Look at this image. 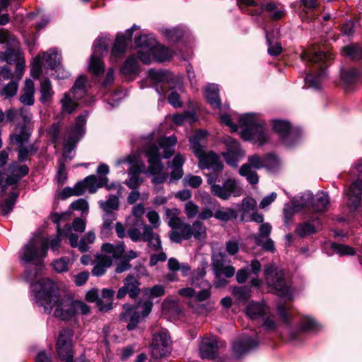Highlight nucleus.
<instances>
[{
  "label": "nucleus",
  "mask_w": 362,
  "mask_h": 362,
  "mask_svg": "<svg viewBox=\"0 0 362 362\" xmlns=\"http://www.w3.org/2000/svg\"><path fill=\"white\" fill-rule=\"evenodd\" d=\"M207 267V263L204 262L200 267L197 268L193 271L191 274V277L189 279V284L194 286H198L199 284L202 280H205L204 277L206 276V268Z\"/></svg>",
  "instance_id": "nucleus-45"
},
{
  "label": "nucleus",
  "mask_w": 362,
  "mask_h": 362,
  "mask_svg": "<svg viewBox=\"0 0 362 362\" xmlns=\"http://www.w3.org/2000/svg\"><path fill=\"white\" fill-rule=\"evenodd\" d=\"M146 235L143 241L147 243L148 247L152 251L162 250L163 246L161 239L157 233L150 230V231H147Z\"/></svg>",
  "instance_id": "nucleus-38"
},
{
  "label": "nucleus",
  "mask_w": 362,
  "mask_h": 362,
  "mask_svg": "<svg viewBox=\"0 0 362 362\" xmlns=\"http://www.w3.org/2000/svg\"><path fill=\"white\" fill-rule=\"evenodd\" d=\"M70 263L71 262L69 257H63L54 261L52 265L56 272L62 273L68 271Z\"/></svg>",
  "instance_id": "nucleus-62"
},
{
  "label": "nucleus",
  "mask_w": 362,
  "mask_h": 362,
  "mask_svg": "<svg viewBox=\"0 0 362 362\" xmlns=\"http://www.w3.org/2000/svg\"><path fill=\"white\" fill-rule=\"evenodd\" d=\"M99 204L104 212H114L113 210H117L119 207V198L115 195H110L107 201H100Z\"/></svg>",
  "instance_id": "nucleus-52"
},
{
  "label": "nucleus",
  "mask_w": 362,
  "mask_h": 362,
  "mask_svg": "<svg viewBox=\"0 0 362 362\" xmlns=\"http://www.w3.org/2000/svg\"><path fill=\"white\" fill-rule=\"evenodd\" d=\"M143 48H153L154 51L153 59L156 62H163L170 60L173 57V52L170 47H142Z\"/></svg>",
  "instance_id": "nucleus-37"
},
{
  "label": "nucleus",
  "mask_w": 362,
  "mask_h": 362,
  "mask_svg": "<svg viewBox=\"0 0 362 362\" xmlns=\"http://www.w3.org/2000/svg\"><path fill=\"white\" fill-rule=\"evenodd\" d=\"M226 144L228 146V151L223 153L226 162L232 167L236 168L238 164V153L240 145L238 142L230 137L226 139Z\"/></svg>",
  "instance_id": "nucleus-25"
},
{
  "label": "nucleus",
  "mask_w": 362,
  "mask_h": 362,
  "mask_svg": "<svg viewBox=\"0 0 362 362\" xmlns=\"http://www.w3.org/2000/svg\"><path fill=\"white\" fill-rule=\"evenodd\" d=\"M137 29V26L134 25L130 29L124 33H119L117 35L113 45H127L131 40L133 31Z\"/></svg>",
  "instance_id": "nucleus-51"
},
{
  "label": "nucleus",
  "mask_w": 362,
  "mask_h": 362,
  "mask_svg": "<svg viewBox=\"0 0 362 362\" xmlns=\"http://www.w3.org/2000/svg\"><path fill=\"white\" fill-rule=\"evenodd\" d=\"M321 227L320 221L316 218L310 221L300 223L296 226V233L300 237H304L313 234Z\"/></svg>",
  "instance_id": "nucleus-31"
},
{
  "label": "nucleus",
  "mask_w": 362,
  "mask_h": 362,
  "mask_svg": "<svg viewBox=\"0 0 362 362\" xmlns=\"http://www.w3.org/2000/svg\"><path fill=\"white\" fill-rule=\"evenodd\" d=\"M107 53V47H95L90 58L88 69L94 75H100L104 72L105 64L101 57Z\"/></svg>",
  "instance_id": "nucleus-21"
},
{
  "label": "nucleus",
  "mask_w": 362,
  "mask_h": 362,
  "mask_svg": "<svg viewBox=\"0 0 362 362\" xmlns=\"http://www.w3.org/2000/svg\"><path fill=\"white\" fill-rule=\"evenodd\" d=\"M124 252V245L105 243L101 247V250L95 255V257H101L105 261H110V264H112L113 259H119Z\"/></svg>",
  "instance_id": "nucleus-19"
},
{
  "label": "nucleus",
  "mask_w": 362,
  "mask_h": 362,
  "mask_svg": "<svg viewBox=\"0 0 362 362\" xmlns=\"http://www.w3.org/2000/svg\"><path fill=\"white\" fill-rule=\"evenodd\" d=\"M34 93V83L30 79H26L23 89V93L19 98L20 102L25 105H33L35 103Z\"/></svg>",
  "instance_id": "nucleus-29"
},
{
  "label": "nucleus",
  "mask_w": 362,
  "mask_h": 362,
  "mask_svg": "<svg viewBox=\"0 0 362 362\" xmlns=\"http://www.w3.org/2000/svg\"><path fill=\"white\" fill-rule=\"evenodd\" d=\"M88 112L79 115L73 127L68 129L65 141L63 156L71 160L74 155V149L76 144L81 139L85 134V126Z\"/></svg>",
  "instance_id": "nucleus-8"
},
{
  "label": "nucleus",
  "mask_w": 362,
  "mask_h": 362,
  "mask_svg": "<svg viewBox=\"0 0 362 362\" xmlns=\"http://www.w3.org/2000/svg\"><path fill=\"white\" fill-rule=\"evenodd\" d=\"M205 97L208 102L214 107H219L221 106V100L218 95V88L216 84H209L206 87Z\"/></svg>",
  "instance_id": "nucleus-35"
},
{
  "label": "nucleus",
  "mask_w": 362,
  "mask_h": 362,
  "mask_svg": "<svg viewBox=\"0 0 362 362\" xmlns=\"http://www.w3.org/2000/svg\"><path fill=\"white\" fill-rule=\"evenodd\" d=\"M138 51L139 58L140 60L146 64H150L153 59L154 51L153 48H143L139 47Z\"/></svg>",
  "instance_id": "nucleus-56"
},
{
  "label": "nucleus",
  "mask_w": 362,
  "mask_h": 362,
  "mask_svg": "<svg viewBox=\"0 0 362 362\" xmlns=\"http://www.w3.org/2000/svg\"><path fill=\"white\" fill-rule=\"evenodd\" d=\"M97 179L95 175H90L86 177L83 181L78 182L73 188L65 187L61 192L62 199H66L71 196H78L83 194L86 191L94 193L96 190Z\"/></svg>",
  "instance_id": "nucleus-17"
},
{
  "label": "nucleus",
  "mask_w": 362,
  "mask_h": 362,
  "mask_svg": "<svg viewBox=\"0 0 362 362\" xmlns=\"http://www.w3.org/2000/svg\"><path fill=\"white\" fill-rule=\"evenodd\" d=\"M301 59L305 62L316 64L320 69L316 74H309L305 78V84L315 90L322 88V83L327 79L326 67L330 64L334 55L329 50H322L317 47H306L300 54Z\"/></svg>",
  "instance_id": "nucleus-4"
},
{
  "label": "nucleus",
  "mask_w": 362,
  "mask_h": 362,
  "mask_svg": "<svg viewBox=\"0 0 362 362\" xmlns=\"http://www.w3.org/2000/svg\"><path fill=\"white\" fill-rule=\"evenodd\" d=\"M126 47H112L110 61L112 63H117L122 59L127 52Z\"/></svg>",
  "instance_id": "nucleus-60"
},
{
  "label": "nucleus",
  "mask_w": 362,
  "mask_h": 362,
  "mask_svg": "<svg viewBox=\"0 0 362 362\" xmlns=\"http://www.w3.org/2000/svg\"><path fill=\"white\" fill-rule=\"evenodd\" d=\"M239 174L252 185H256L259 182L257 173L250 168V165L243 164L239 169Z\"/></svg>",
  "instance_id": "nucleus-47"
},
{
  "label": "nucleus",
  "mask_w": 362,
  "mask_h": 362,
  "mask_svg": "<svg viewBox=\"0 0 362 362\" xmlns=\"http://www.w3.org/2000/svg\"><path fill=\"white\" fill-rule=\"evenodd\" d=\"M264 276L268 286L274 289L278 296L292 299V291L285 281L282 270L278 269L274 265H269L264 270Z\"/></svg>",
  "instance_id": "nucleus-9"
},
{
  "label": "nucleus",
  "mask_w": 362,
  "mask_h": 362,
  "mask_svg": "<svg viewBox=\"0 0 362 362\" xmlns=\"http://www.w3.org/2000/svg\"><path fill=\"white\" fill-rule=\"evenodd\" d=\"M272 231V226L269 223H263L259 228L258 233L255 237L257 245H261L266 250L273 251L274 243L269 238Z\"/></svg>",
  "instance_id": "nucleus-24"
},
{
  "label": "nucleus",
  "mask_w": 362,
  "mask_h": 362,
  "mask_svg": "<svg viewBox=\"0 0 362 362\" xmlns=\"http://www.w3.org/2000/svg\"><path fill=\"white\" fill-rule=\"evenodd\" d=\"M185 163L184 157L180 154H177L173 158L171 164L172 171L170 174V182L179 180L183 176L184 172L182 165Z\"/></svg>",
  "instance_id": "nucleus-30"
},
{
  "label": "nucleus",
  "mask_w": 362,
  "mask_h": 362,
  "mask_svg": "<svg viewBox=\"0 0 362 362\" xmlns=\"http://www.w3.org/2000/svg\"><path fill=\"white\" fill-rule=\"evenodd\" d=\"M218 341L214 336L203 337L199 344V355L203 359H210L215 357L218 352Z\"/></svg>",
  "instance_id": "nucleus-20"
},
{
  "label": "nucleus",
  "mask_w": 362,
  "mask_h": 362,
  "mask_svg": "<svg viewBox=\"0 0 362 362\" xmlns=\"http://www.w3.org/2000/svg\"><path fill=\"white\" fill-rule=\"evenodd\" d=\"M126 226L127 235L133 242L143 241L147 231L151 230V227L143 220L133 221L132 218H127Z\"/></svg>",
  "instance_id": "nucleus-18"
},
{
  "label": "nucleus",
  "mask_w": 362,
  "mask_h": 362,
  "mask_svg": "<svg viewBox=\"0 0 362 362\" xmlns=\"http://www.w3.org/2000/svg\"><path fill=\"white\" fill-rule=\"evenodd\" d=\"M136 45H157L156 39L152 34H142L135 39Z\"/></svg>",
  "instance_id": "nucleus-59"
},
{
  "label": "nucleus",
  "mask_w": 362,
  "mask_h": 362,
  "mask_svg": "<svg viewBox=\"0 0 362 362\" xmlns=\"http://www.w3.org/2000/svg\"><path fill=\"white\" fill-rule=\"evenodd\" d=\"M246 315L251 319H257L269 312V308L262 303L251 302L246 308Z\"/></svg>",
  "instance_id": "nucleus-28"
},
{
  "label": "nucleus",
  "mask_w": 362,
  "mask_h": 362,
  "mask_svg": "<svg viewBox=\"0 0 362 362\" xmlns=\"http://www.w3.org/2000/svg\"><path fill=\"white\" fill-rule=\"evenodd\" d=\"M146 218L149 222L148 227H151V230L158 228L161 223L160 216L158 213L154 210L148 211L146 214Z\"/></svg>",
  "instance_id": "nucleus-61"
},
{
  "label": "nucleus",
  "mask_w": 362,
  "mask_h": 362,
  "mask_svg": "<svg viewBox=\"0 0 362 362\" xmlns=\"http://www.w3.org/2000/svg\"><path fill=\"white\" fill-rule=\"evenodd\" d=\"M121 74L125 77H132L139 74L137 60L132 56L129 57L120 69Z\"/></svg>",
  "instance_id": "nucleus-34"
},
{
  "label": "nucleus",
  "mask_w": 362,
  "mask_h": 362,
  "mask_svg": "<svg viewBox=\"0 0 362 362\" xmlns=\"http://www.w3.org/2000/svg\"><path fill=\"white\" fill-rule=\"evenodd\" d=\"M23 58L22 52L18 48L9 47L4 53L0 54V59L6 62L9 64H15L16 62Z\"/></svg>",
  "instance_id": "nucleus-36"
},
{
  "label": "nucleus",
  "mask_w": 362,
  "mask_h": 362,
  "mask_svg": "<svg viewBox=\"0 0 362 362\" xmlns=\"http://www.w3.org/2000/svg\"><path fill=\"white\" fill-rule=\"evenodd\" d=\"M86 82L87 79L85 76H79L69 92L72 93L76 99H81L86 93Z\"/></svg>",
  "instance_id": "nucleus-39"
},
{
  "label": "nucleus",
  "mask_w": 362,
  "mask_h": 362,
  "mask_svg": "<svg viewBox=\"0 0 362 362\" xmlns=\"http://www.w3.org/2000/svg\"><path fill=\"white\" fill-rule=\"evenodd\" d=\"M245 164L255 169L272 168L278 165V158L273 154H268L264 157L255 154L248 157L247 163Z\"/></svg>",
  "instance_id": "nucleus-22"
},
{
  "label": "nucleus",
  "mask_w": 362,
  "mask_h": 362,
  "mask_svg": "<svg viewBox=\"0 0 362 362\" xmlns=\"http://www.w3.org/2000/svg\"><path fill=\"white\" fill-rule=\"evenodd\" d=\"M18 43L16 37L6 29H0V44L15 45Z\"/></svg>",
  "instance_id": "nucleus-58"
},
{
  "label": "nucleus",
  "mask_w": 362,
  "mask_h": 362,
  "mask_svg": "<svg viewBox=\"0 0 362 362\" xmlns=\"http://www.w3.org/2000/svg\"><path fill=\"white\" fill-rule=\"evenodd\" d=\"M71 227L66 224L62 230L59 226L57 227V235L54 238H46L44 239L40 237L32 238L26 244L20 252V259L26 263L35 262L39 264L47 256L49 247L52 251H57L61 246L62 236L71 233Z\"/></svg>",
  "instance_id": "nucleus-3"
},
{
  "label": "nucleus",
  "mask_w": 362,
  "mask_h": 362,
  "mask_svg": "<svg viewBox=\"0 0 362 362\" xmlns=\"http://www.w3.org/2000/svg\"><path fill=\"white\" fill-rule=\"evenodd\" d=\"M44 65L54 69L60 64L61 57L57 53H44L41 59Z\"/></svg>",
  "instance_id": "nucleus-55"
},
{
  "label": "nucleus",
  "mask_w": 362,
  "mask_h": 362,
  "mask_svg": "<svg viewBox=\"0 0 362 362\" xmlns=\"http://www.w3.org/2000/svg\"><path fill=\"white\" fill-rule=\"evenodd\" d=\"M261 9L267 13L269 17L274 21L281 19L286 14L284 6L281 4L266 2L262 5Z\"/></svg>",
  "instance_id": "nucleus-26"
},
{
  "label": "nucleus",
  "mask_w": 362,
  "mask_h": 362,
  "mask_svg": "<svg viewBox=\"0 0 362 362\" xmlns=\"http://www.w3.org/2000/svg\"><path fill=\"white\" fill-rule=\"evenodd\" d=\"M72 93H65L60 100L62 105V113L70 115L76 109L78 106L77 100Z\"/></svg>",
  "instance_id": "nucleus-32"
},
{
  "label": "nucleus",
  "mask_w": 362,
  "mask_h": 362,
  "mask_svg": "<svg viewBox=\"0 0 362 362\" xmlns=\"http://www.w3.org/2000/svg\"><path fill=\"white\" fill-rule=\"evenodd\" d=\"M257 202L252 197H246L242 200L243 216L253 212L256 209Z\"/></svg>",
  "instance_id": "nucleus-63"
},
{
  "label": "nucleus",
  "mask_w": 362,
  "mask_h": 362,
  "mask_svg": "<svg viewBox=\"0 0 362 362\" xmlns=\"http://www.w3.org/2000/svg\"><path fill=\"white\" fill-rule=\"evenodd\" d=\"M239 123L244 129L241 131V136L244 140L252 141L259 145H263L268 141L265 133L264 122L255 113H247L239 117Z\"/></svg>",
  "instance_id": "nucleus-5"
},
{
  "label": "nucleus",
  "mask_w": 362,
  "mask_h": 362,
  "mask_svg": "<svg viewBox=\"0 0 362 362\" xmlns=\"http://www.w3.org/2000/svg\"><path fill=\"white\" fill-rule=\"evenodd\" d=\"M329 200L328 194L324 192H320L314 198L313 193L306 192L299 199H295L293 202V208L298 211L310 205L317 212H323L328 208Z\"/></svg>",
  "instance_id": "nucleus-11"
},
{
  "label": "nucleus",
  "mask_w": 362,
  "mask_h": 362,
  "mask_svg": "<svg viewBox=\"0 0 362 362\" xmlns=\"http://www.w3.org/2000/svg\"><path fill=\"white\" fill-rule=\"evenodd\" d=\"M352 173L357 178L346 190V194L349 207L356 210L360 206L362 199V158L355 163Z\"/></svg>",
  "instance_id": "nucleus-12"
},
{
  "label": "nucleus",
  "mask_w": 362,
  "mask_h": 362,
  "mask_svg": "<svg viewBox=\"0 0 362 362\" xmlns=\"http://www.w3.org/2000/svg\"><path fill=\"white\" fill-rule=\"evenodd\" d=\"M115 291L110 288H103L101 291L100 300L98 303V307L103 312L112 309V300Z\"/></svg>",
  "instance_id": "nucleus-33"
},
{
  "label": "nucleus",
  "mask_w": 362,
  "mask_h": 362,
  "mask_svg": "<svg viewBox=\"0 0 362 362\" xmlns=\"http://www.w3.org/2000/svg\"><path fill=\"white\" fill-rule=\"evenodd\" d=\"M54 95L51 81L48 78L42 80L40 83V101L45 103L51 100Z\"/></svg>",
  "instance_id": "nucleus-42"
},
{
  "label": "nucleus",
  "mask_w": 362,
  "mask_h": 362,
  "mask_svg": "<svg viewBox=\"0 0 362 362\" xmlns=\"http://www.w3.org/2000/svg\"><path fill=\"white\" fill-rule=\"evenodd\" d=\"M341 54L351 61L362 60V47H342Z\"/></svg>",
  "instance_id": "nucleus-40"
},
{
  "label": "nucleus",
  "mask_w": 362,
  "mask_h": 362,
  "mask_svg": "<svg viewBox=\"0 0 362 362\" xmlns=\"http://www.w3.org/2000/svg\"><path fill=\"white\" fill-rule=\"evenodd\" d=\"M170 346L171 340L167 330L155 333L151 344L152 356L155 358L166 356L170 352Z\"/></svg>",
  "instance_id": "nucleus-13"
},
{
  "label": "nucleus",
  "mask_w": 362,
  "mask_h": 362,
  "mask_svg": "<svg viewBox=\"0 0 362 362\" xmlns=\"http://www.w3.org/2000/svg\"><path fill=\"white\" fill-rule=\"evenodd\" d=\"M96 264L92 269V274L95 276H100L105 274L112 264H110V261H105L101 257H95Z\"/></svg>",
  "instance_id": "nucleus-54"
},
{
  "label": "nucleus",
  "mask_w": 362,
  "mask_h": 362,
  "mask_svg": "<svg viewBox=\"0 0 362 362\" xmlns=\"http://www.w3.org/2000/svg\"><path fill=\"white\" fill-rule=\"evenodd\" d=\"M117 218V214L115 212H104L103 216V225L100 229L102 236H107L112 228V223Z\"/></svg>",
  "instance_id": "nucleus-43"
},
{
  "label": "nucleus",
  "mask_w": 362,
  "mask_h": 362,
  "mask_svg": "<svg viewBox=\"0 0 362 362\" xmlns=\"http://www.w3.org/2000/svg\"><path fill=\"white\" fill-rule=\"evenodd\" d=\"M18 90V83L14 81H11L1 90V94L6 98L14 96Z\"/></svg>",
  "instance_id": "nucleus-64"
},
{
  "label": "nucleus",
  "mask_w": 362,
  "mask_h": 362,
  "mask_svg": "<svg viewBox=\"0 0 362 362\" xmlns=\"http://www.w3.org/2000/svg\"><path fill=\"white\" fill-rule=\"evenodd\" d=\"M177 139L175 136L160 139L157 144H151L146 150L148 166L144 171V165L141 163L133 165L128 171L129 180L125 185L132 189H137L144 182L140 176L144 172L147 177H152V182L159 185L165 182L168 173L163 171L164 165L161 158H168L174 153V146Z\"/></svg>",
  "instance_id": "nucleus-1"
},
{
  "label": "nucleus",
  "mask_w": 362,
  "mask_h": 362,
  "mask_svg": "<svg viewBox=\"0 0 362 362\" xmlns=\"http://www.w3.org/2000/svg\"><path fill=\"white\" fill-rule=\"evenodd\" d=\"M35 302L43 306L45 312L51 313L55 307L54 315L68 320L75 315L74 300L67 297L59 298L55 283L49 279H41L31 285Z\"/></svg>",
  "instance_id": "nucleus-2"
},
{
  "label": "nucleus",
  "mask_w": 362,
  "mask_h": 362,
  "mask_svg": "<svg viewBox=\"0 0 362 362\" xmlns=\"http://www.w3.org/2000/svg\"><path fill=\"white\" fill-rule=\"evenodd\" d=\"M360 71L354 68L342 69L341 70V77L344 83L347 86L355 83L360 76Z\"/></svg>",
  "instance_id": "nucleus-44"
},
{
  "label": "nucleus",
  "mask_w": 362,
  "mask_h": 362,
  "mask_svg": "<svg viewBox=\"0 0 362 362\" xmlns=\"http://www.w3.org/2000/svg\"><path fill=\"white\" fill-rule=\"evenodd\" d=\"M30 132L23 127L21 132L11 136V140L18 146V158L20 161L25 160L28 156L35 153L37 148L33 144L25 145L30 139Z\"/></svg>",
  "instance_id": "nucleus-16"
},
{
  "label": "nucleus",
  "mask_w": 362,
  "mask_h": 362,
  "mask_svg": "<svg viewBox=\"0 0 362 362\" xmlns=\"http://www.w3.org/2000/svg\"><path fill=\"white\" fill-rule=\"evenodd\" d=\"M178 230H172L169 235L170 240L175 243H180L183 240L192 238L199 242H204L207 237V229L203 222L197 220L192 225L183 222L180 223Z\"/></svg>",
  "instance_id": "nucleus-7"
},
{
  "label": "nucleus",
  "mask_w": 362,
  "mask_h": 362,
  "mask_svg": "<svg viewBox=\"0 0 362 362\" xmlns=\"http://www.w3.org/2000/svg\"><path fill=\"white\" fill-rule=\"evenodd\" d=\"M18 193L12 192L9 197L5 199L1 204V213L3 216H7L13 209Z\"/></svg>",
  "instance_id": "nucleus-46"
},
{
  "label": "nucleus",
  "mask_w": 362,
  "mask_h": 362,
  "mask_svg": "<svg viewBox=\"0 0 362 362\" xmlns=\"http://www.w3.org/2000/svg\"><path fill=\"white\" fill-rule=\"evenodd\" d=\"M9 169L12 173L16 175L17 177L15 178V180H11V178L8 177L6 180V183L8 185L16 182L18 179L25 176L29 172V169L25 165L18 166L17 164L13 163L10 165Z\"/></svg>",
  "instance_id": "nucleus-49"
},
{
  "label": "nucleus",
  "mask_w": 362,
  "mask_h": 362,
  "mask_svg": "<svg viewBox=\"0 0 362 362\" xmlns=\"http://www.w3.org/2000/svg\"><path fill=\"white\" fill-rule=\"evenodd\" d=\"M95 239V235L93 231L87 232L83 238L79 241L78 249L81 252H84L88 250V244H91Z\"/></svg>",
  "instance_id": "nucleus-57"
},
{
  "label": "nucleus",
  "mask_w": 362,
  "mask_h": 362,
  "mask_svg": "<svg viewBox=\"0 0 362 362\" xmlns=\"http://www.w3.org/2000/svg\"><path fill=\"white\" fill-rule=\"evenodd\" d=\"M178 213L179 210L176 208L171 209H167L165 210V215L169 218L168 226L173 229L172 230H178L177 226H180V223H183V221L177 217Z\"/></svg>",
  "instance_id": "nucleus-53"
},
{
  "label": "nucleus",
  "mask_w": 362,
  "mask_h": 362,
  "mask_svg": "<svg viewBox=\"0 0 362 362\" xmlns=\"http://www.w3.org/2000/svg\"><path fill=\"white\" fill-rule=\"evenodd\" d=\"M243 189L238 180L227 178L219 185L213 195L222 200H228L230 197H239L243 194Z\"/></svg>",
  "instance_id": "nucleus-15"
},
{
  "label": "nucleus",
  "mask_w": 362,
  "mask_h": 362,
  "mask_svg": "<svg viewBox=\"0 0 362 362\" xmlns=\"http://www.w3.org/2000/svg\"><path fill=\"white\" fill-rule=\"evenodd\" d=\"M124 285L128 288V294L131 298H135L139 293V284L134 276H127L124 279Z\"/></svg>",
  "instance_id": "nucleus-48"
},
{
  "label": "nucleus",
  "mask_w": 362,
  "mask_h": 362,
  "mask_svg": "<svg viewBox=\"0 0 362 362\" xmlns=\"http://www.w3.org/2000/svg\"><path fill=\"white\" fill-rule=\"evenodd\" d=\"M73 332L69 329H62L57 342V352L59 358L65 362H73Z\"/></svg>",
  "instance_id": "nucleus-14"
},
{
  "label": "nucleus",
  "mask_w": 362,
  "mask_h": 362,
  "mask_svg": "<svg viewBox=\"0 0 362 362\" xmlns=\"http://www.w3.org/2000/svg\"><path fill=\"white\" fill-rule=\"evenodd\" d=\"M197 287L201 288V291L195 296L198 301H204L209 298L211 286L208 281L202 280Z\"/></svg>",
  "instance_id": "nucleus-50"
},
{
  "label": "nucleus",
  "mask_w": 362,
  "mask_h": 362,
  "mask_svg": "<svg viewBox=\"0 0 362 362\" xmlns=\"http://www.w3.org/2000/svg\"><path fill=\"white\" fill-rule=\"evenodd\" d=\"M237 216L236 211L230 207L219 209L214 212V218L223 222L235 220Z\"/></svg>",
  "instance_id": "nucleus-41"
},
{
  "label": "nucleus",
  "mask_w": 362,
  "mask_h": 362,
  "mask_svg": "<svg viewBox=\"0 0 362 362\" xmlns=\"http://www.w3.org/2000/svg\"><path fill=\"white\" fill-rule=\"evenodd\" d=\"M257 345L258 342L257 340L251 338H245L234 342L233 344V350L235 356L240 358L252 348L257 346Z\"/></svg>",
  "instance_id": "nucleus-27"
},
{
  "label": "nucleus",
  "mask_w": 362,
  "mask_h": 362,
  "mask_svg": "<svg viewBox=\"0 0 362 362\" xmlns=\"http://www.w3.org/2000/svg\"><path fill=\"white\" fill-rule=\"evenodd\" d=\"M152 307L153 303L151 301H145L135 307L124 305V311L121 313L120 320L123 322H128L127 328L129 330H132L137 326L141 317H145L151 313Z\"/></svg>",
  "instance_id": "nucleus-10"
},
{
  "label": "nucleus",
  "mask_w": 362,
  "mask_h": 362,
  "mask_svg": "<svg viewBox=\"0 0 362 362\" xmlns=\"http://www.w3.org/2000/svg\"><path fill=\"white\" fill-rule=\"evenodd\" d=\"M205 134L199 131L190 138V145L194 154L199 158V167L200 169L212 170L214 172H221L223 169V164L218 156L213 152L204 153L199 140L203 139Z\"/></svg>",
  "instance_id": "nucleus-6"
},
{
  "label": "nucleus",
  "mask_w": 362,
  "mask_h": 362,
  "mask_svg": "<svg viewBox=\"0 0 362 362\" xmlns=\"http://www.w3.org/2000/svg\"><path fill=\"white\" fill-rule=\"evenodd\" d=\"M148 76L154 82L157 83L156 90L159 95H165L166 87L163 86L171 79V74L164 70H155L151 69L148 72Z\"/></svg>",
  "instance_id": "nucleus-23"
}]
</instances>
